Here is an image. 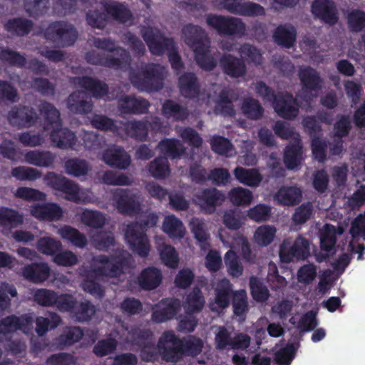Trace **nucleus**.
<instances>
[{"instance_id":"nucleus-27","label":"nucleus","mask_w":365,"mask_h":365,"mask_svg":"<svg viewBox=\"0 0 365 365\" xmlns=\"http://www.w3.org/2000/svg\"><path fill=\"white\" fill-rule=\"evenodd\" d=\"M50 139L53 145L60 149L73 148L77 142L76 133L68 128L56 127L52 130Z\"/></svg>"},{"instance_id":"nucleus-26","label":"nucleus","mask_w":365,"mask_h":365,"mask_svg":"<svg viewBox=\"0 0 365 365\" xmlns=\"http://www.w3.org/2000/svg\"><path fill=\"white\" fill-rule=\"evenodd\" d=\"M178 87L185 98L193 99L199 96L200 85L197 76L192 72H185L179 76Z\"/></svg>"},{"instance_id":"nucleus-54","label":"nucleus","mask_w":365,"mask_h":365,"mask_svg":"<svg viewBox=\"0 0 365 365\" xmlns=\"http://www.w3.org/2000/svg\"><path fill=\"white\" fill-rule=\"evenodd\" d=\"M331 227L333 230H334V227L333 226ZM336 242V237L334 230L331 232L329 230H326L322 234L320 237V248L327 253L319 255L317 256L318 262H322L329 257L328 253L334 248Z\"/></svg>"},{"instance_id":"nucleus-50","label":"nucleus","mask_w":365,"mask_h":365,"mask_svg":"<svg viewBox=\"0 0 365 365\" xmlns=\"http://www.w3.org/2000/svg\"><path fill=\"white\" fill-rule=\"evenodd\" d=\"M0 60L10 66L21 68H24L26 64V58L24 55L9 48H1Z\"/></svg>"},{"instance_id":"nucleus-8","label":"nucleus","mask_w":365,"mask_h":365,"mask_svg":"<svg viewBox=\"0 0 365 365\" xmlns=\"http://www.w3.org/2000/svg\"><path fill=\"white\" fill-rule=\"evenodd\" d=\"M7 120L12 127L29 128L37 123L38 115L33 107L19 104L13 106L8 112Z\"/></svg>"},{"instance_id":"nucleus-2","label":"nucleus","mask_w":365,"mask_h":365,"mask_svg":"<svg viewBox=\"0 0 365 365\" xmlns=\"http://www.w3.org/2000/svg\"><path fill=\"white\" fill-rule=\"evenodd\" d=\"M203 341L195 336L188 335L180 339L173 330L163 333L158 342L162 359L166 362L176 363L184 356L195 357L201 354Z\"/></svg>"},{"instance_id":"nucleus-53","label":"nucleus","mask_w":365,"mask_h":365,"mask_svg":"<svg viewBox=\"0 0 365 365\" xmlns=\"http://www.w3.org/2000/svg\"><path fill=\"white\" fill-rule=\"evenodd\" d=\"M64 168L67 174L74 177L86 175L89 170L87 161L77 158H70L66 160Z\"/></svg>"},{"instance_id":"nucleus-17","label":"nucleus","mask_w":365,"mask_h":365,"mask_svg":"<svg viewBox=\"0 0 365 365\" xmlns=\"http://www.w3.org/2000/svg\"><path fill=\"white\" fill-rule=\"evenodd\" d=\"M181 303L176 298L163 299L153 310L151 318L156 323H161L173 319L180 310Z\"/></svg>"},{"instance_id":"nucleus-18","label":"nucleus","mask_w":365,"mask_h":365,"mask_svg":"<svg viewBox=\"0 0 365 365\" xmlns=\"http://www.w3.org/2000/svg\"><path fill=\"white\" fill-rule=\"evenodd\" d=\"M93 44L98 49L116 55L115 58L120 61V68L130 64L131 58L129 52L125 48L116 46L115 41L111 38H94Z\"/></svg>"},{"instance_id":"nucleus-63","label":"nucleus","mask_w":365,"mask_h":365,"mask_svg":"<svg viewBox=\"0 0 365 365\" xmlns=\"http://www.w3.org/2000/svg\"><path fill=\"white\" fill-rule=\"evenodd\" d=\"M56 294V292L48 289H38L33 294L34 301L41 307H53L57 299Z\"/></svg>"},{"instance_id":"nucleus-28","label":"nucleus","mask_w":365,"mask_h":365,"mask_svg":"<svg viewBox=\"0 0 365 365\" xmlns=\"http://www.w3.org/2000/svg\"><path fill=\"white\" fill-rule=\"evenodd\" d=\"M51 269L46 263L34 262L22 268V274L28 281L39 284L48 279Z\"/></svg>"},{"instance_id":"nucleus-62","label":"nucleus","mask_w":365,"mask_h":365,"mask_svg":"<svg viewBox=\"0 0 365 365\" xmlns=\"http://www.w3.org/2000/svg\"><path fill=\"white\" fill-rule=\"evenodd\" d=\"M234 14L245 16H261L265 14V10L260 4L248 1L240 3Z\"/></svg>"},{"instance_id":"nucleus-46","label":"nucleus","mask_w":365,"mask_h":365,"mask_svg":"<svg viewBox=\"0 0 365 365\" xmlns=\"http://www.w3.org/2000/svg\"><path fill=\"white\" fill-rule=\"evenodd\" d=\"M234 174L238 181L248 186H257L262 181L260 173L255 169L237 167L234 170Z\"/></svg>"},{"instance_id":"nucleus-21","label":"nucleus","mask_w":365,"mask_h":365,"mask_svg":"<svg viewBox=\"0 0 365 365\" xmlns=\"http://www.w3.org/2000/svg\"><path fill=\"white\" fill-rule=\"evenodd\" d=\"M118 103V109L123 114H145L150 106L148 100L130 95L122 96Z\"/></svg>"},{"instance_id":"nucleus-7","label":"nucleus","mask_w":365,"mask_h":365,"mask_svg":"<svg viewBox=\"0 0 365 365\" xmlns=\"http://www.w3.org/2000/svg\"><path fill=\"white\" fill-rule=\"evenodd\" d=\"M279 255L281 261L285 263L294 259H305L309 255V242L301 236L292 245L288 240H284L280 245Z\"/></svg>"},{"instance_id":"nucleus-15","label":"nucleus","mask_w":365,"mask_h":365,"mask_svg":"<svg viewBox=\"0 0 365 365\" xmlns=\"http://www.w3.org/2000/svg\"><path fill=\"white\" fill-rule=\"evenodd\" d=\"M198 205L205 214H213L216 207L225 201L224 194L217 188H204L196 195Z\"/></svg>"},{"instance_id":"nucleus-41","label":"nucleus","mask_w":365,"mask_h":365,"mask_svg":"<svg viewBox=\"0 0 365 365\" xmlns=\"http://www.w3.org/2000/svg\"><path fill=\"white\" fill-rule=\"evenodd\" d=\"M162 114L166 118H173L176 121L185 120L188 117V110L173 100L167 99L162 106Z\"/></svg>"},{"instance_id":"nucleus-32","label":"nucleus","mask_w":365,"mask_h":365,"mask_svg":"<svg viewBox=\"0 0 365 365\" xmlns=\"http://www.w3.org/2000/svg\"><path fill=\"white\" fill-rule=\"evenodd\" d=\"M41 114L44 117L43 129L45 130H50L51 128L62 125L60 118V112L51 103L47 101L42 102L38 107Z\"/></svg>"},{"instance_id":"nucleus-60","label":"nucleus","mask_w":365,"mask_h":365,"mask_svg":"<svg viewBox=\"0 0 365 365\" xmlns=\"http://www.w3.org/2000/svg\"><path fill=\"white\" fill-rule=\"evenodd\" d=\"M225 263L229 274L234 277H239L242 274L243 267L236 252L229 250L225 255Z\"/></svg>"},{"instance_id":"nucleus-5","label":"nucleus","mask_w":365,"mask_h":365,"mask_svg":"<svg viewBox=\"0 0 365 365\" xmlns=\"http://www.w3.org/2000/svg\"><path fill=\"white\" fill-rule=\"evenodd\" d=\"M43 34L46 40L62 47L73 45L78 37V32L74 26L64 21L50 23L43 30Z\"/></svg>"},{"instance_id":"nucleus-34","label":"nucleus","mask_w":365,"mask_h":365,"mask_svg":"<svg viewBox=\"0 0 365 365\" xmlns=\"http://www.w3.org/2000/svg\"><path fill=\"white\" fill-rule=\"evenodd\" d=\"M55 158V155L47 150H29L24 155V160L28 164L41 168L51 166L54 163Z\"/></svg>"},{"instance_id":"nucleus-38","label":"nucleus","mask_w":365,"mask_h":365,"mask_svg":"<svg viewBox=\"0 0 365 365\" xmlns=\"http://www.w3.org/2000/svg\"><path fill=\"white\" fill-rule=\"evenodd\" d=\"M85 59L88 63L92 65L120 69V61L115 58V56L112 54H103L95 50H91L86 53Z\"/></svg>"},{"instance_id":"nucleus-11","label":"nucleus","mask_w":365,"mask_h":365,"mask_svg":"<svg viewBox=\"0 0 365 365\" xmlns=\"http://www.w3.org/2000/svg\"><path fill=\"white\" fill-rule=\"evenodd\" d=\"M114 198L117 209L123 215L133 216L138 214L141 210L139 195L130 190H119L115 193Z\"/></svg>"},{"instance_id":"nucleus-4","label":"nucleus","mask_w":365,"mask_h":365,"mask_svg":"<svg viewBox=\"0 0 365 365\" xmlns=\"http://www.w3.org/2000/svg\"><path fill=\"white\" fill-rule=\"evenodd\" d=\"M165 74L163 66L151 63L138 70H131L129 80L140 91H159L163 88Z\"/></svg>"},{"instance_id":"nucleus-51","label":"nucleus","mask_w":365,"mask_h":365,"mask_svg":"<svg viewBox=\"0 0 365 365\" xmlns=\"http://www.w3.org/2000/svg\"><path fill=\"white\" fill-rule=\"evenodd\" d=\"M26 13L32 18L37 19L46 14L48 10V0H23Z\"/></svg>"},{"instance_id":"nucleus-9","label":"nucleus","mask_w":365,"mask_h":365,"mask_svg":"<svg viewBox=\"0 0 365 365\" xmlns=\"http://www.w3.org/2000/svg\"><path fill=\"white\" fill-rule=\"evenodd\" d=\"M137 224H130L125 232V238L130 249L141 257H147L150 250V241L145 230Z\"/></svg>"},{"instance_id":"nucleus-45","label":"nucleus","mask_w":365,"mask_h":365,"mask_svg":"<svg viewBox=\"0 0 365 365\" xmlns=\"http://www.w3.org/2000/svg\"><path fill=\"white\" fill-rule=\"evenodd\" d=\"M92 126L103 131H110L118 136L120 129V121L117 123L114 120L104 115L95 114L91 120Z\"/></svg>"},{"instance_id":"nucleus-48","label":"nucleus","mask_w":365,"mask_h":365,"mask_svg":"<svg viewBox=\"0 0 365 365\" xmlns=\"http://www.w3.org/2000/svg\"><path fill=\"white\" fill-rule=\"evenodd\" d=\"M242 112L245 116L250 120H259L264 114V108L259 102L253 98H245L242 104Z\"/></svg>"},{"instance_id":"nucleus-58","label":"nucleus","mask_w":365,"mask_h":365,"mask_svg":"<svg viewBox=\"0 0 365 365\" xmlns=\"http://www.w3.org/2000/svg\"><path fill=\"white\" fill-rule=\"evenodd\" d=\"M348 28L351 32L359 33L365 28V11L353 9L347 15Z\"/></svg>"},{"instance_id":"nucleus-36","label":"nucleus","mask_w":365,"mask_h":365,"mask_svg":"<svg viewBox=\"0 0 365 365\" xmlns=\"http://www.w3.org/2000/svg\"><path fill=\"white\" fill-rule=\"evenodd\" d=\"M67 107L69 110L76 114H88L92 110L93 104L83 98L81 91L72 92L67 98Z\"/></svg>"},{"instance_id":"nucleus-55","label":"nucleus","mask_w":365,"mask_h":365,"mask_svg":"<svg viewBox=\"0 0 365 365\" xmlns=\"http://www.w3.org/2000/svg\"><path fill=\"white\" fill-rule=\"evenodd\" d=\"M62 244L59 240H56L50 237H43L38 240L36 242V248L38 252L42 254L51 256L61 251Z\"/></svg>"},{"instance_id":"nucleus-12","label":"nucleus","mask_w":365,"mask_h":365,"mask_svg":"<svg viewBox=\"0 0 365 365\" xmlns=\"http://www.w3.org/2000/svg\"><path fill=\"white\" fill-rule=\"evenodd\" d=\"M185 43L196 52L205 47H210V38L203 29L200 26L188 24L182 29Z\"/></svg>"},{"instance_id":"nucleus-52","label":"nucleus","mask_w":365,"mask_h":365,"mask_svg":"<svg viewBox=\"0 0 365 365\" xmlns=\"http://www.w3.org/2000/svg\"><path fill=\"white\" fill-rule=\"evenodd\" d=\"M232 284L228 280H222L215 289V303L221 309L230 304L232 294Z\"/></svg>"},{"instance_id":"nucleus-1","label":"nucleus","mask_w":365,"mask_h":365,"mask_svg":"<svg viewBox=\"0 0 365 365\" xmlns=\"http://www.w3.org/2000/svg\"><path fill=\"white\" fill-rule=\"evenodd\" d=\"M100 266L94 267L82 282L83 289L92 295L102 297L104 289L97 281L96 277L115 278L120 277L131 266V256L125 251L118 254L106 255H99L94 258Z\"/></svg>"},{"instance_id":"nucleus-43","label":"nucleus","mask_w":365,"mask_h":365,"mask_svg":"<svg viewBox=\"0 0 365 365\" xmlns=\"http://www.w3.org/2000/svg\"><path fill=\"white\" fill-rule=\"evenodd\" d=\"M302 147L300 140H296L287 145L284 150V163L289 170L296 168L301 163Z\"/></svg>"},{"instance_id":"nucleus-61","label":"nucleus","mask_w":365,"mask_h":365,"mask_svg":"<svg viewBox=\"0 0 365 365\" xmlns=\"http://www.w3.org/2000/svg\"><path fill=\"white\" fill-rule=\"evenodd\" d=\"M210 47H205L199 50L195 53V61L197 65L204 71H212L217 66V61L214 57L210 54Z\"/></svg>"},{"instance_id":"nucleus-25","label":"nucleus","mask_w":365,"mask_h":365,"mask_svg":"<svg viewBox=\"0 0 365 365\" xmlns=\"http://www.w3.org/2000/svg\"><path fill=\"white\" fill-rule=\"evenodd\" d=\"M31 214L40 220L57 221L63 216V210L57 203L36 204L31 207Z\"/></svg>"},{"instance_id":"nucleus-10","label":"nucleus","mask_w":365,"mask_h":365,"mask_svg":"<svg viewBox=\"0 0 365 365\" xmlns=\"http://www.w3.org/2000/svg\"><path fill=\"white\" fill-rule=\"evenodd\" d=\"M272 106L277 114L284 119L293 120L299 113L297 100L288 92L277 93Z\"/></svg>"},{"instance_id":"nucleus-35","label":"nucleus","mask_w":365,"mask_h":365,"mask_svg":"<svg viewBox=\"0 0 365 365\" xmlns=\"http://www.w3.org/2000/svg\"><path fill=\"white\" fill-rule=\"evenodd\" d=\"M302 192L297 186L281 187L275 195V199L279 204L287 206L298 205L302 200Z\"/></svg>"},{"instance_id":"nucleus-6","label":"nucleus","mask_w":365,"mask_h":365,"mask_svg":"<svg viewBox=\"0 0 365 365\" xmlns=\"http://www.w3.org/2000/svg\"><path fill=\"white\" fill-rule=\"evenodd\" d=\"M206 24L224 36H242L246 31L245 24L242 19L233 16L209 14L206 16Z\"/></svg>"},{"instance_id":"nucleus-44","label":"nucleus","mask_w":365,"mask_h":365,"mask_svg":"<svg viewBox=\"0 0 365 365\" xmlns=\"http://www.w3.org/2000/svg\"><path fill=\"white\" fill-rule=\"evenodd\" d=\"M58 234L63 240L68 241L77 247L84 248L88 244L86 235L71 226L64 225L58 230Z\"/></svg>"},{"instance_id":"nucleus-49","label":"nucleus","mask_w":365,"mask_h":365,"mask_svg":"<svg viewBox=\"0 0 365 365\" xmlns=\"http://www.w3.org/2000/svg\"><path fill=\"white\" fill-rule=\"evenodd\" d=\"M163 230L170 237L182 238L185 235V227L180 220L175 215H170L165 218Z\"/></svg>"},{"instance_id":"nucleus-59","label":"nucleus","mask_w":365,"mask_h":365,"mask_svg":"<svg viewBox=\"0 0 365 365\" xmlns=\"http://www.w3.org/2000/svg\"><path fill=\"white\" fill-rule=\"evenodd\" d=\"M86 20L91 27L93 29H103L108 21L107 13L98 9L88 10L86 14Z\"/></svg>"},{"instance_id":"nucleus-37","label":"nucleus","mask_w":365,"mask_h":365,"mask_svg":"<svg viewBox=\"0 0 365 365\" xmlns=\"http://www.w3.org/2000/svg\"><path fill=\"white\" fill-rule=\"evenodd\" d=\"M24 222V216L19 211L7 207L0 209V227L4 230L18 227Z\"/></svg>"},{"instance_id":"nucleus-22","label":"nucleus","mask_w":365,"mask_h":365,"mask_svg":"<svg viewBox=\"0 0 365 365\" xmlns=\"http://www.w3.org/2000/svg\"><path fill=\"white\" fill-rule=\"evenodd\" d=\"M127 136L135 140L143 142L148 137V120L120 121L118 136Z\"/></svg>"},{"instance_id":"nucleus-56","label":"nucleus","mask_w":365,"mask_h":365,"mask_svg":"<svg viewBox=\"0 0 365 365\" xmlns=\"http://www.w3.org/2000/svg\"><path fill=\"white\" fill-rule=\"evenodd\" d=\"M250 288L252 297L255 301L264 302L269 299V292L267 287L257 277H250Z\"/></svg>"},{"instance_id":"nucleus-16","label":"nucleus","mask_w":365,"mask_h":365,"mask_svg":"<svg viewBox=\"0 0 365 365\" xmlns=\"http://www.w3.org/2000/svg\"><path fill=\"white\" fill-rule=\"evenodd\" d=\"M102 160L108 165L120 170L127 169L131 163L130 155L120 146L113 145L103 150Z\"/></svg>"},{"instance_id":"nucleus-23","label":"nucleus","mask_w":365,"mask_h":365,"mask_svg":"<svg viewBox=\"0 0 365 365\" xmlns=\"http://www.w3.org/2000/svg\"><path fill=\"white\" fill-rule=\"evenodd\" d=\"M73 83L96 98H103L108 93V86L106 83L88 76L74 77Z\"/></svg>"},{"instance_id":"nucleus-14","label":"nucleus","mask_w":365,"mask_h":365,"mask_svg":"<svg viewBox=\"0 0 365 365\" xmlns=\"http://www.w3.org/2000/svg\"><path fill=\"white\" fill-rule=\"evenodd\" d=\"M32 322V317L27 314H22L20 317L12 314L1 319L0 320V340L3 337L6 338L7 335L17 330L26 332L30 329Z\"/></svg>"},{"instance_id":"nucleus-64","label":"nucleus","mask_w":365,"mask_h":365,"mask_svg":"<svg viewBox=\"0 0 365 365\" xmlns=\"http://www.w3.org/2000/svg\"><path fill=\"white\" fill-rule=\"evenodd\" d=\"M230 202L235 205H247L252 200V193L240 187L232 189L228 193Z\"/></svg>"},{"instance_id":"nucleus-42","label":"nucleus","mask_w":365,"mask_h":365,"mask_svg":"<svg viewBox=\"0 0 365 365\" xmlns=\"http://www.w3.org/2000/svg\"><path fill=\"white\" fill-rule=\"evenodd\" d=\"M205 298L201 290L195 287L187 294L184 302V309L186 314H195L202 311L205 305Z\"/></svg>"},{"instance_id":"nucleus-40","label":"nucleus","mask_w":365,"mask_h":365,"mask_svg":"<svg viewBox=\"0 0 365 365\" xmlns=\"http://www.w3.org/2000/svg\"><path fill=\"white\" fill-rule=\"evenodd\" d=\"M229 90H222L215 103L214 113L223 117H233L235 115V110L230 96Z\"/></svg>"},{"instance_id":"nucleus-19","label":"nucleus","mask_w":365,"mask_h":365,"mask_svg":"<svg viewBox=\"0 0 365 365\" xmlns=\"http://www.w3.org/2000/svg\"><path fill=\"white\" fill-rule=\"evenodd\" d=\"M312 12L316 18L329 25H334L339 19L334 3L330 0H314L312 4Z\"/></svg>"},{"instance_id":"nucleus-20","label":"nucleus","mask_w":365,"mask_h":365,"mask_svg":"<svg viewBox=\"0 0 365 365\" xmlns=\"http://www.w3.org/2000/svg\"><path fill=\"white\" fill-rule=\"evenodd\" d=\"M46 180L52 188L66 194L68 200H76L78 198L79 187L73 181L53 172L48 173Z\"/></svg>"},{"instance_id":"nucleus-33","label":"nucleus","mask_w":365,"mask_h":365,"mask_svg":"<svg viewBox=\"0 0 365 365\" xmlns=\"http://www.w3.org/2000/svg\"><path fill=\"white\" fill-rule=\"evenodd\" d=\"M273 38L279 46L290 48L296 41L297 30L291 25H279L276 28Z\"/></svg>"},{"instance_id":"nucleus-47","label":"nucleus","mask_w":365,"mask_h":365,"mask_svg":"<svg viewBox=\"0 0 365 365\" xmlns=\"http://www.w3.org/2000/svg\"><path fill=\"white\" fill-rule=\"evenodd\" d=\"M148 171L155 179H164L170 173V164L167 158H155L148 165Z\"/></svg>"},{"instance_id":"nucleus-30","label":"nucleus","mask_w":365,"mask_h":365,"mask_svg":"<svg viewBox=\"0 0 365 365\" xmlns=\"http://www.w3.org/2000/svg\"><path fill=\"white\" fill-rule=\"evenodd\" d=\"M107 15L111 16L115 21L125 24L130 21L133 14L130 10L124 4L116 1H107L101 3Z\"/></svg>"},{"instance_id":"nucleus-31","label":"nucleus","mask_w":365,"mask_h":365,"mask_svg":"<svg viewBox=\"0 0 365 365\" xmlns=\"http://www.w3.org/2000/svg\"><path fill=\"white\" fill-rule=\"evenodd\" d=\"M138 284L143 290H153L162 282V273L154 267H148L142 270L138 277Z\"/></svg>"},{"instance_id":"nucleus-3","label":"nucleus","mask_w":365,"mask_h":365,"mask_svg":"<svg viewBox=\"0 0 365 365\" xmlns=\"http://www.w3.org/2000/svg\"><path fill=\"white\" fill-rule=\"evenodd\" d=\"M141 36L152 54L162 56L167 52L171 67L176 73L184 68L182 58L172 38L165 37L160 30L152 27H143Z\"/></svg>"},{"instance_id":"nucleus-13","label":"nucleus","mask_w":365,"mask_h":365,"mask_svg":"<svg viewBox=\"0 0 365 365\" xmlns=\"http://www.w3.org/2000/svg\"><path fill=\"white\" fill-rule=\"evenodd\" d=\"M299 78L304 90V98L307 101L312 99L309 93H318L322 90L323 81L319 73L312 67L308 66L299 71Z\"/></svg>"},{"instance_id":"nucleus-29","label":"nucleus","mask_w":365,"mask_h":365,"mask_svg":"<svg viewBox=\"0 0 365 365\" xmlns=\"http://www.w3.org/2000/svg\"><path fill=\"white\" fill-rule=\"evenodd\" d=\"M34 26L32 20L19 16L8 19L4 25V29L12 36L24 37L28 36Z\"/></svg>"},{"instance_id":"nucleus-39","label":"nucleus","mask_w":365,"mask_h":365,"mask_svg":"<svg viewBox=\"0 0 365 365\" xmlns=\"http://www.w3.org/2000/svg\"><path fill=\"white\" fill-rule=\"evenodd\" d=\"M164 158L176 159L180 158L185 153V148L180 141L175 138H165L160 140L158 145Z\"/></svg>"},{"instance_id":"nucleus-24","label":"nucleus","mask_w":365,"mask_h":365,"mask_svg":"<svg viewBox=\"0 0 365 365\" xmlns=\"http://www.w3.org/2000/svg\"><path fill=\"white\" fill-rule=\"evenodd\" d=\"M220 66L223 73L232 78L244 77L247 66L242 58L232 54H225L220 59Z\"/></svg>"},{"instance_id":"nucleus-57","label":"nucleus","mask_w":365,"mask_h":365,"mask_svg":"<svg viewBox=\"0 0 365 365\" xmlns=\"http://www.w3.org/2000/svg\"><path fill=\"white\" fill-rule=\"evenodd\" d=\"M81 222L89 227L99 229L104 226L106 218L99 211L86 210L81 215Z\"/></svg>"}]
</instances>
